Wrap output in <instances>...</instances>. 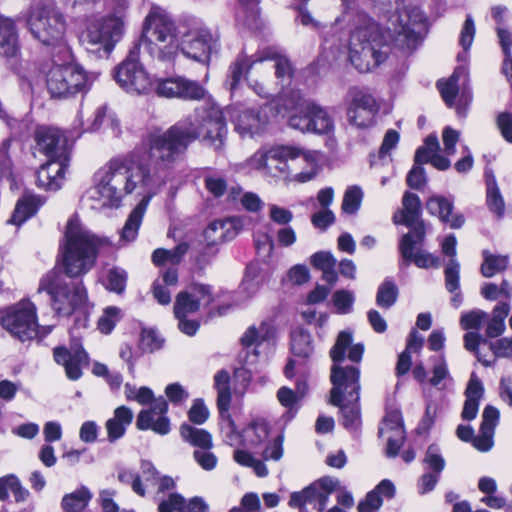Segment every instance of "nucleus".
<instances>
[{
	"instance_id": "7ed1b4c3",
	"label": "nucleus",
	"mask_w": 512,
	"mask_h": 512,
	"mask_svg": "<svg viewBox=\"0 0 512 512\" xmlns=\"http://www.w3.org/2000/svg\"><path fill=\"white\" fill-rule=\"evenodd\" d=\"M38 292H46L51 299L53 310L62 316L76 315L70 329V349L54 348L55 361L65 368L66 376L76 381L82 376V367L89 365V355L81 344L80 329L89 326V314L92 304L82 280L68 283L56 270L49 271L39 282Z\"/></svg>"
},
{
	"instance_id": "a878e982",
	"label": "nucleus",
	"mask_w": 512,
	"mask_h": 512,
	"mask_svg": "<svg viewBox=\"0 0 512 512\" xmlns=\"http://www.w3.org/2000/svg\"><path fill=\"white\" fill-rule=\"evenodd\" d=\"M239 224L236 218L216 220L205 229L204 236L213 245L229 241L238 234Z\"/></svg>"
},
{
	"instance_id": "864d4df0",
	"label": "nucleus",
	"mask_w": 512,
	"mask_h": 512,
	"mask_svg": "<svg viewBox=\"0 0 512 512\" xmlns=\"http://www.w3.org/2000/svg\"><path fill=\"white\" fill-rule=\"evenodd\" d=\"M355 296L352 291L340 289L332 295V302L338 314H348L352 311Z\"/></svg>"
},
{
	"instance_id": "bf43d9fd",
	"label": "nucleus",
	"mask_w": 512,
	"mask_h": 512,
	"mask_svg": "<svg viewBox=\"0 0 512 512\" xmlns=\"http://www.w3.org/2000/svg\"><path fill=\"white\" fill-rule=\"evenodd\" d=\"M121 310L111 306L104 310L103 315L98 320V328L102 333L108 334L120 320Z\"/></svg>"
},
{
	"instance_id": "cd10ccee",
	"label": "nucleus",
	"mask_w": 512,
	"mask_h": 512,
	"mask_svg": "<svg viewBox=\"0 0 512 512\" xmlns=\"http://www.w3.org/2000/svg\"><path fill=\"white\" fill-rule=\"evenodd\" d=\"M233 122L236 131L241 136L253 135L258 133L267 123V116L261 115L253 109H245L233 115Z\"/></svg>"
},
{
	"instance_id": "6e6d98bb",
	"label": "nucleus",
	"mask_w": 512,
	"mask_h": 512,
	"mask_svg": "<svg viewBox=\"0 0 512 512\" xmlns=\"http://www.w3.org/2000/svg\"><path fill=\"white\" fill-rule=\"evenodd\" d=\"M445 287L450 293L460 288V264L457 259H449L445 270Z\"/></svg>"
},
{
	"instance_id": "4c0bfd02",
	"label": "nucleus",
	"mask_w": 512,
	"mask_h": 512,
	"mask_svg": "<svg viewBox=\"0 0 512 512\" xmlns=\"http://www.w3.org/2000/svg\"><path fill=\"white\" fill-rule=\"evenodd\" d=\"M430 361L432 362V376L429 377L428 384L443 390L446 388L447 382L452 381L445 356L443 354L433 356Z\"/></svg>"
},
{
	"instance_id": "dca6fc26",
	"label": "nucleus",
	"mask_w": 512,
	"mask_h": 512,
	"mask_svg": "<svg viewBox=\"0 0 512 512\" xmlns=\"http://www.w3.org/2000/svg\"><path fill=\"white\" fill-rule=\"evenodd\" d=\"M459 81H462L463 92L456 105V111L459 116L464 117L467 105L471 101V93L466 91V86L469 82L467 68L465 66H458L448 80H439L437 87L444 102L451 108L455 105V99L460 89Z\"/></svg>"
},
{
	"instance_id": "338daca9",
	"label": "nucleus",
	"mask_w": 512,
	"mask_h": 512,
	"mask_svg": "<svg viewBox=\"0 0 512 512\" xmlns=\"http://www.w3.org/2000/svg\"><path fill=\"white\" fill-rule=\"evenodd\" d=\"M406 183L412 189H422L427 183L425 169L421 165L414 163L412 169L407 174Z\"/></svg>"
},
{
	"instance_id": "f3484780",
	"label": "nucleus",
	"mask_w": 512,
	"mask_h": 512,
	"mask_svg": "<svg viewBox=\"0 0 512 512\" xmlns=\"http://www.w3.org/2000/svg\"><path fill=\"white\" fill-rule=\"evenodd\" d=\"M307 108L303 115L293 114L290 116V127L301 132L317 134H330L333 132L334 121L323 107L312 102Z\"/></svg>"
},
{
	"instance_id": "72a5a7b5",
	"label": "nucleus",
	"mask_w": 512,
	"mask_h": 512,
	"mask_svg": "<svg viewBox=\"0 0 512 512\" xmlns=\"http://www.w3.org/2000/svg\"><path fill=\"white\" fill-rule=\"evenodd\" d=\"M205 189L215 198L225 195L228 189V177L224 171L205 168L202 173Z\"/></svg>"
},
{
	"instance_id": "ddd939ff",
	"label": "nucleus",
	"mask_w": 512,
	"mask_h": 512,
	"mask_svg": "<svg viewBox=\"0 0 512 512\" xmlns=\"http://www.w3.org/2000/svg\"><path fill=\"white\" fill-rule=\"evenodd\" d=\"M288 157L294 158L291 149L288 147L261 149L248 159V165L266 175L287 178L290 169L287 162Z\"/></svg>"
},
{
	"instance_id": "423d86ee",
	"label": "nucleus",
	"mask_w": 512,
	"mask_h": 512,
	"mask_svg": "<svg viewBox=\"0 0 512 512\" xmlns=\"http://www.w3.org/2000/svg\"><path fill=\"white\" fill-rule=\"evenodd\" d=\"M352 344V334L341 331L335 344L330 350V357L333 361L331 367L330 381L333 385L330 391V403L339 404L349 397L360 400V369L356 365H341L345 359L347 349L348 359L359 363L362 360L364 346L360 343Z\"/></svg>"
},
{
	"instance_id": "774afa93",
	"label": "nucleus",
	"mask_w": 512,
	"mask_h": 512,
	"mask_svg": "<svg viewBox=\"0 0 512 512\" xmlns=\"http://www.w3.org/2000/svg\"><path fill=\"white\" fill-rule=\"evenodd\" d=\"M383 498L377 495L376 491L371 490L366 497L359 502L358 512H377L382 506Z\"/></svg>"
},
{
	"instance_id": "37998d69",
	"label": "nucleus",
	"mask_w": 512,
	"mask_h": 512,
	"mask_svg": "<svg viewBox=\"0 0 512 512\" xmlns=\"http://www.w3.org/2000/svg\"><path fill=\"white\" fill-rule=\"evenodd\" d=\"M313 101L305 99L300 90L291 89L282 94L280 106L286 111H294V114L303 115Z\"/></svg>"
},
{
	"instance_id": "09e8293b",
	"label": "nucleus",
	"mask_w": 512,
	"mask_h": 512,
	"mask_svg": "<svg viewBox=\"0 0 512 512\" xmlns=\"http://www.w3.org/2000/svg\"><path fill=\"white\" fill-rule=\"evenodd\" d=\"M422 462L427 472H432L438 475H441L446 465L441 450L436 444L428 446Z\"/></svg>"
},
{
	"instance_id": "69168bd1",
	"label": "nucleus",
	"mask_w": 512,
	"mask_h": 512,
	"mask_svg": "<svg viewBox=\"0 0 512 512\" xmlns=\"http://www.w3.org/2000/svg\"><path fill=\"white\" fill-rule=\"evenodd\" d=\"M118 480L125 484H130L132 490L139 496L145 495V488L141 482L139 474L134 473L131 470L121 469L118 472Z\"/></svg>"
},
{
	"instance_id": "c03bdc74",
	"label": "nucleus",
	"mask_w": 512,
	"mask_h": 512,
	"mask_svg": "<svg viewBox=\"0 0 512 512\" xmlns=\"http://www.w3.org/2000/svg\"><path fill=\"white\" fill-rule=\"evenodd\" d=\"M273 333V326L268 322H262L259 327H249L241 337V343L245 347L259 345L261 342L270 339Z\"/></svg>"
},
{
	"instance_id": "7c9ffc66",
	"label": "nucleus",
	"mask_w": 512,
	"mask_h": 512,
	"mask_svg": "<svg viewBox=\"0 0 512 512\" xmlns=\"http://www.w3.org/2000/svg\"><path fill=\"white\" fill-rule=\"evenodd\" d=\"M178 273L175 267L165 270L160 277L155 279L152 285V293L155 300L161 305H167L171 301L169 287L176 286Z\"/></svg>"
},
{
	"instance_id": "4d7b16f0",
	"label": "nucleus",
	"mask_w": 512,
	"mask_h": 512,
	"mask_svg": "<svg viewBox=\"0 0 512 512\" xmlns=\"http://www.w3.org/2000/svg\"><path fill=\"white\" fill-rule=\"evenodd\" d=\"M277 399L280 402L282 406L288 409V416L289 419L294 417L297 409H298V402L300 399L297 396V393H295L292 389L288 387H281L277 392Z\"/></svg>"
},
{
	"instance_id": "4468645a",
	"label": "nucleus",
	"mask_w": 512,
	"mask_h": 512,
	"mask_svg": "<svg viewBox=\"0 0 512 512\" xmlns=\"http://www.w3.org/2000/svg\"><path fill=\"white\" fill-rule=\"evenodd\" d=\"M424 16L419 8H405L398 13V26L394 28V45L405 52L413 51L419 42L417 29L423 25Z\"/></svg>"
},
{
	"instance_id": "bb28decb",
	"label": "nucleus",
	"mask_w": 512,
	"mask_h": 512,
	"mask_svg": "<svg viewBox=\"0 0 512 512\" xmlns=\"http://www.w3.org/2000/svg\"><path fill=\"white\" fill-rule=\"evenodd\" d=\"M483 395V384L481 380L476 376V374L472 373L465 390L466 399L461 413L463 420L470 421L476 418L479 409V401Z\"/></svg>"
},
{
	"instance_id": "a211bd4d",
	"label": "nucleus",
	"mask_w": 512,
	"mask_h": 512,
	"mask_svg": "<svg viewBox=\"0 0 512 512\" xmlns=\"http://www.w3.org/2000/svg\"><path fill=\"white\" fill-rule=\"evenodd\" d=\"M37 149L47 157H70L65 134L54 126L39 125L34 131Z\"/></svg>"
},
{
	"instance_id": "2eb2a0df",
	"label": "nucleus",
	"mask_w": 512,
	"mask_h": 512,
	"mask_svg": "<svg viewBox=\"0 0 512 512\" xmlns=\"http://www.w3.org/2000/svg\"><path fill=\"white\" fill-rule=\"evenodd\" d=\"M31 324L32 302L28 299L8 307L1 317L2 327L22 342L31 339Z\"/></svg>"
},
{
	"instance_id": "6ab92c4d",
	"label": "nucleus",
	"mask_w": 512,
	"mask_h": 512,
	"mask_svg": "<svg viewBox=\"0 0 512 512\" xmlns=\"http://www.w3.org/2000/svg\"><path fill=\"white\" fill-rule=\"evenodd\" d=\"M168 403L160 396L153 401L150 409L140 411L136 426L139 430H152L159 435H167L171 430L170 419L167 417Z\"/></svg>"
},
{
	"instance_id": "79ce46f5",
	"label": "nucleus",
	"mask_w": 512,
	"mask_h": 512,
	"mask_svg": "<svg viewBox=\"0 0 512 512\" xmlns=\"http://www.w3.org/2000/svg\"><path fill=\"white\" fill-rule=\"evenodd\" d=\"M188 248L189 246L186 243H180L171 250L158 248L152 254V262L156 266H162L167 263L175 266L180 263L182 257L187 253Z\"/></svg>"
},
{
	"instance_id": "39448f33",
	"label": "nucleus",
	"mask_w": 512,
	"mask_h": 512,
	"mask_svg": "<svg viewBox=\"0 0 512 512\" xmlns=\"http://www.w3.org/2000/svg\"><path fill=\"white\" fill-rule=\"evenodd\" d=\"M38 66L37 78L45 82L52 98H68L86 92L98 74L87 73L74 63L70 47L60 46L58 52L47 54Z\"/></svg>"
},
{
	"instance_id": "f8f14e48",
	"label": "nucleus",
	"mask_w": 512,
	"mask_h": 512,
	"mask_svg": "<svg viewBox=\"0 0 512 512\" xmlns=\"http://www.w3.org/2000/svg\"><path fill=\"white\" fill-rule=\"evenodd\" d=\"M114 78L122 89L131 94H146L153 87L149 74L132 54L116 67Z\"/></svg>"
},
{
	"instance_id": "3c124183",
	"label": "nucleus",
	"mask_w": 512,
	"mask_h": 512,
	"mask_svg": "<svg viewBox=\"0 0 512 512\" xmlns=\"http://www.w3.org/2000/svg\"><path fill=\"white\" fill-rule=\"evenodd\" d=\"M291 350L296 357L308 358L313 353L310 334L303 331L293 333L291 337Z\"/></svg>"
},
{
	"instance_id": "f704fd0d",
	"label": "nucleus",
	"mask_w": 512,
	"mask_h": 512,
	"mask_svg": "<svg viewBox=\"0 0 512 512\" xmlns=\"http://www.w3.org/2000/svg\"><path fill=\"white\" fill-rule=\"evenodd\" d=\"M485 178L486 204L491 212L498 217H502L505 212V203L497 185L496 177L492 171H486Z\"/></svg>"
},
{
	"instance_id": "4be33fe9",
	"label": "nucleus",
	"mask_w": 512,
	"mask_h": 512,
	"mask_svg": "<svg viewBox=\"0 0 512 512\" xmlns=\"http://www.w3.org/2000/svg\"><path fill=\"white\" fill-rule=\"evenodd\" d=\"M273 54L269 50H259L251 56L244 53L238 55L234 62L229 67V73L226 80V85L233 93L237 90L241 80L247 76L248 72L256 63L265 61V58L272 57Z\"/></svg>"
},
{
	"instance_id": "412c9836",
	"label": "nucleus",
	"mask_w": 512,
	"mask_h": 512,
	"mask_svg": "<svg viewBox=\"0 0 512 512\" xmlns=\"http://www.w3.org/2000/svg\"><path fill=\"white\" fill-rule=\"evenodd\" d=\"M422 205L419 196L415 193L406 191L402 198V208L398 209L393 215V223L396 225H405L409 232H413L418 226H422L426 231V224L421 218Z\"/></svg>"
},
{
	"instance_id": "f03ea898",
	"label": "nucleus",
	"mask_w": 512,
	"mask_h": 512,
	"mask_svg": "<svg viewBox=\"0 0 512 512\" xmlns=\"http://www.w3.org/2000/svg\"><path fill=\"white\" fill-rule=\"evenodd\" d=\"M142 45L152 58L162 62H173L181 51L187 58L208 63L219 42L202 21L193 18L177 26L166 10L153 6L144 20Z\"/></svg>"
},
{
	"instance_id": "8fccbe9b",
	"label": "nucleus",
	"mask_w": 512,
	"mask_h": 512,
	"mask_svg": "<svg viewBox=\"0 0 512 512\" xmlns=\"http://www.w3.org/2000/svg\"><path fill=\"white\" fill-rule=\"evenodd\" d=\"M497 34L503 53L505 55L502 65V73L507 77L509 82H512V37L506 29L500 27L497 28Z\"/></svg>"
},
{
	"instance_id": "6e6552de",
	"label": "nucleus",
	"mask_w": 512,
	"mask_h": 512,
	"mask_svg": "<svg viewBox=\"0 0 512 512\" xmlns=\"http://www.w3.org/2000/svg\"><path fill=\"white\" fill-rule=\"evenodd\" d=\"M389 51V45L384 41V36L375 23L358 27L351 34L349 57L351 63L361 73L381 64Z\"/></svg>"
},
{
	"instance_id": "de8ad7c7",
	"label": "nucleus",
	"mask_w": 512,
	"mask_h": 512,
	"mask_svg": "<svg viewBox=\"0 0 512 512\" xmlns=\"http://www.w3.org/2000/svg\"><path fill=\"white\" fill-rule=\"evenodd\" d=\"M399 290L395 282L386 279L378 288L376 294V304L384 309L392 307L398 298Z\"/></svg>"
},
{
	"instance_id": "58836bf2",
	"label": "nucleus",
	"mask_w": 512,
	"mask_h": 512,
	"mask_svg": "<svg viewBox=\"0 0 512 512\" xmlns=\"http://www.w3.org/2000/svg\"><path fill=\"white\" fill-rule=\"evenodd\" d=\"M339 407L342 414V424L346 429L356 430L361 423V413L359 400L349 397L339 404H333Z\"/></svg>"
},
{
	"instance_id": "e2e57ef3",
	"label": "nucleus",
	"mask_w": 512,
	"mask_h": 512,
	"mask_svg": "<svg viewBox=\"0 0 512 512\" xmlns=\"http://www.w3.org/2000/svg\"><path fill=\"white\" fill-rule=\"evenodd\" d=\"M32 214V199L30 197H24L19 200L16 204L15 210L11 219L8 221L14 225H21L24 223Z\"/></svg>"
},
{
	"instance_id": "20e7f679",
	"label": "nucleus",
	"mask_w": 512,
	"mask_h": 512,
	"mask_svg": "<svg viewBox=\"0 0 512 512\" xmlns=\"http://www.w3.org/2000/svg\"><path fill=\"white\" fill-rule=\"evenodd\" d=\"M111 243L94 234L72 215L66 224L63 240L59 246V262L69 278L82 277L96 264L98 254Z\"/></svg>"
},
{
	"instance_id": "5701e85b",
	"label": "nucleus",
	"mask_w": 512,
	"mask_h": 512,
	"mask_svg": "<svg viewBox=\"0 0 512 512\" xmlns=\"http://www.w3.org/2000/svg\"><path fill=\"white\" fill-rule=\"evenodd\" d=\"M499 417V410L494 406L487 405L484 408L479 434L474 436L472 440V444L477 450L487 452L493 447L494 431L499 422Z\"/></svg>"
},
{
	"instance_id": "2f4dec72",
	"label": "nucleus",
	"mask_w": 512,
	"mask_h": 512,
	"mask_svg": "<svg viewBox=\"0 0 512 512\" xmlns=\"http://www.w3.org/2000/svg\"><path fill=\"white\" fill-rule=\"evenodd\" d=\"M93 497L90 489L81 485L71 493L62 497L61 509L63 512H88L87 507Z\"/></svg>"
},
{
	"instance_id": "49530a36",
	"label": "nucleus",
	"mask_w": 512,
	"mask_h": 512,
	"mask_svg": "<svg viewBox=\"0 0 512 512\" xmlns=\"http://www.w3.org/2000/svg\"><path fill=\"white\" fill-rule=\"evenodd\" d=\"M483 263L481 265V274L490 278L495 274L504 271L508 266L507 256L494 255L488 251H483Z\"/></svg>"
},
{
	"instance_id": "a18cd8bd",
	"label": "nucleus",
	"mask_w": 512,
	"mask_h": 512,
	"mask_svg": "<svg viewBox=\"0 0 512 512\" xmlns=\"http://www.w3.org/2000/svg\"><path fill=\"white\" fill-rule=\"evenodd\" d=\"M269 435V425L265 420L253 421L243 430V439L247 445L257 446L262 444Z\"/></svg>"
},
{
	"instance_id": "e433bc0d",
	"label": "nucleus",
	"mask_w": 512,
	"mask_h": 512,
	"mask_svg": "<svg viewBox=\"0 0 512 512\" xmlns=\"http://www.w3.org/2000/svg\"><path fill=\"white\" fill-rule=\"evenodd\" d=\"M17 52V38L11 19L0 16V53L14 56Z\"/></svg>"
},
{
	"instance_id": "603ef678",
	"label": "nucleus",
	"mask_w": 512,
	"mask_h": 512,
	"mask_svg": "<svg viewBox=\"0 0 512 512\" xmlns=\"http://www.w3.org/2000/svg\"><path fill=\"white\" fill-rule=\"evenodd\" d=\"M127 282V272L119 267H113L108 270L106 277V288L116 294H122L125 291Z\"/></svg>"
},
{
	"instance_id": "393cba45",
	"label": "nucleus",
	"mask_w": 512,
	"mask_h": 512,
	"mask_svg": "<svg viewBox=\"0 0 512 512\" xmlns=\"http://www.w3.org/2000/svg\"><path fill=\"white\" fill-rule=\"evenodd\" d=\"M199 293L209 301L208 290L202 284H193L188 291L178 293L174 304L175 317H187L188 314L197 312L200 308L199 300L193 297Z\"/></svg>"
},
{
	"instance_id": "052dcab7",
	"label": "nucleus",
	"mask_w": 512,
	"mask_h": 512,
	"mask_svg": "<svg viewBox=\"0 0 512 512\" xmlns=\"http://www.w3.org/2000/svg\"><path fill=\"white\" fill-rule=\"evenodd\" d=\"M105 122L115 133H119L118 120L112 114H108V107L106 105H101L95 111V117L91 126L92 130L99 129Z\"/></svg>"
},
{
	"instance_id": "a19ab883",
	"label": "nucleus",
	"mask_w": 512,
	"mask_h": 512,
	"mask_svg": "<svg viewBox=\"0 0 512 512\" xmlns=\"http://www.w3.org/2000/svg\"><path fill=\"white\" fill-rule=\"evenodd\" d=\"M178 89V98L183 100H201L205 97L206 89L197 81L184 76H174Z\"/></svg>"
},
{
	"instance_id": "c85d7f7f",
	"label": "nucleus",
	"mask_w": 512,
	"mask_h": 512,
	"mask_svg": "<svg viewBox=\"0 0 512 512\" xmlns=\"http://www.w3.org/2000/svg\"><path fill=\"white\" fill-rule=\"evenodd\" d=\"M208 506L200 497L192 498L188 503L178 493H171L167 500L159 503V512H206Z\"/></svg>"
},
{
	"instance_id": "9d476101",
	"label": "nucleus",
	"mask_w": 512,
	"mask_h": 512,
	"mask_svg": "<svg viewBox=\"0 0 512 512\" xmlns=\"http://www.w3.org/2000/svg\"><path fill=\"white\" fill-rule=\"evenodd\" d=\"M345 105L348 122L357 128L370 127L379 110V105L370 91L358 86L349 88Z\"/></svg>"
},
{
	"instance_id": "1a4fd4ad",
	"label": "nucleus",
	"mask_w": 512,
	"mask_h": 512,
	"mask_svg": "<svg viewBox=\"0 0 512 512\" xmlns=\"http://www.w3.org/2000/svg\"><path fill=\"white\" fill-rule=\"evenodd\" d=\"M65 30L64 16L52 4L38 7L34 37L46 47V54L58 52L60 46L69 47L64 38Z\"/></svg>"
},
{
	"instance_id": "f257e3e1",
	"label": "nucleus",
	"mask_w": 512,
	"mask_h": 512,
	"mask_svg": "<svg viewBox=\"0 0 512 512\" xmlns=\"http://www.w3.org/2000/svg\"><path fill=\"white\" fill-rule=\"evenodd\" d=\"M227 138L226 120L217 106L196 109L165 130L150 132L140 147L111 158L93 177L90 197L104 207H119L124 196L136 192L143 195L132 210L121 231V239L133 241L151 198L171 178L176 164L189 146L201 139L216 151L224 148Z\"/></svg>"
},
{
	"instance_id": "b1692460",
	"label": "nucleus",
	"mask_w": 512,
	"mask_h": 512,
	"mask_svg": "<svg viewBox=\"0 0 512 512\" xmlns=\"http://www.w3.org/2000/svg\"><path fill=\"white\" fill-rule=\"evenodd\" d=\"M426 208L431 215L438 216L441 222L453 229L460 228L464 224L462 214H453V200L440 195L431 196L426 202Z\"/></svg>"
},
{
	"instance_id": "ea45409f",
	"label": "nucleus",
	"mask_w": 512,
	"mask_h": 512,
	"mask_svg": "<svg viewBox=\"0 0 512 512\" xmlns=\"http://www.w3.org/2000/svg\"><path fill=\"white\" fill-rule=\"evenodd\" d=\"M262 50H269L272 52V57L265 58V61L267 60H273L274 65L273 68L275 69V76L279 81L280 87H284L285 85H288L291 82V79L293 77V67L290 62V60L283 55H280L274 48L272 47H266Z\"/></svg>"
},
{
	"instance_id": "13d9d810",
	"label": "nucleus",
	"mask_w": 512,
	"mask_h": 512,
	"mask_svg": "<svg viewBox=\"0 0 512 512\" xmlns=\"http://www.w3.org/2000/svg\"><path fill=\"white\" fill-rule=\"evenodd\" d=\"M489 314L482 310H475L463 314L460 319V324L463 329H480L488 321Z\"/></svg>"
},
{
	"instance_id": "680f3d73",
	"label": "nucleus",
	"mask_w": 512,
	"mask_h": 512,
	"mask_svg": "<svg viewBox=\"0 0 512 512\" xmlns=\"http://www.w3.org/2000/svg\"><path fill=\"white\" fill-rule=\"evenodd\" d=\"M398 429L404 430L401 412L399 410L388 411L382 426L379 428V435L382 436L386 433H394Z\"/></svg>"
},
{
	"instance_id": "0e129e2a",
	"label": "nucleus",
	"mask_w": 512,
	"mask_h": 512,
	"mask_svg": "<svg viewBox=\"0 0 512 512\" xmlns=\"http://www.w3.org/2000/svg\"><path fill=\"white\" fill-rule=\"evenodd\" d=\"M212 448L195 449L193 458L195 462L205 471H212L216 468L218 458L211 451Z\"/></svg>"
},
{
	"instance_id": "473e14b6",
	"label": "nucleus",
	"mask_w": 512,
	"mask_h": 512,
	"mask_svg": "<svg viewBox=\"0 0 512 512\" xmlns=\"http://www.w3.org/2000/svg\"><path fill=\"white\" fill-rule=\"evenodd\" d=\"M230 376L225 370H220L214 377V385L217 389V407L223 419H230L229 408L231 403V392L229 387Z\"/></svg>"
},
{
	"instance_id": "c9c22d12",
	"label": "nucleus",
	"mask_w": 512,
	"mask_h": 512,
	"mask_svg": "<svg viewBox=\"0 0 512 512\" xmlns=\"http://www.w3.org/2000/svg\"><path fill=\"white\" fill-rule=\"evenodd\" d=\"M180 435L182 439L196 449L212 448L211 434L202 428L194 427L188 423L180 426Z\"/></svg>"
},
{
	"instance_id": "aec40b11",
	"label": "nucleus",
	"mask_w": 512,
	"mask_h": 512,
	"mask_svg": "<svg viewBox=\"0 0 512 512\" xmlns=\"http://www.w3.org/2000/svg\"><path fill=\"white\" fill-rule=\"evenodd\" d=\"M70 157H48L37 171V185L50 191L61 188Z\"/></svg>"
},
{
	"instance_id": "0eeeda50",
	"label": "nucleus",
	"mask_w": 512,
	"mask_h": 512,
	"mask_svg": "<svg viewBox=\"0 0 512 512\" xmlns=\"http://www.w3.org/2000/svg\"><path fill=\"white\" fill-rule=\"evenodd\" d=\"M128 0H113L111 13L91 20L80 41L86 50L108 56L122 38L125 29Z\"/></svg>"
},
{
	"instance_id": "9b49d317",
	"label": "nucleus",
	"mask_w": 512,
	"mask_h": 512,
	"mask_svg": "<svg viewBox=\"0 0 512 512\" xmlns=\"http://www.w3.org/2000/svg\"><path fill=\"white\" fill-rule=\"evenodd\" d=\"M425 237L426 231L423 230L422 226H418L413 232H408L400 238L398 245L402 258L399 263L400 267H407L411 263L423 269L440 267L441 261L439 257L421 249Z\"/></svg>"
},
{
	"instance_id": "5fc2aeb1",
	"label": "nucleus",
	"mask_w": 512,
	"mask_h": 512,
	"mask_svg": "<svg viewBox=\"0 0 512 512\" xmlns=\"http://www.w3.org/2000/svg\"><path fill=\"white\" fill-rule=\"evenodd\" d=\"M363 193L360 187H349L344 194L342 210L347 214H355L360 208Z\"/></svg>"
},
{
	"instance_id": "c756f323",
	"label": "nucleus",
	"mask_w": 512,
	"mask_h": 512,
	"mask_svg": "<svg viewBox=\"0 0 512 512\" xmlns=\"http://www.w3.org/2000/svg\"><path fill=\"white\" fill-rule=\"evenodd\" d=\"M133 420V412L127 406H120L115 409L112 418L106 422V430L109 442H115L120 439L126 431V428Z\"/></svg>"
}]
</instances>
